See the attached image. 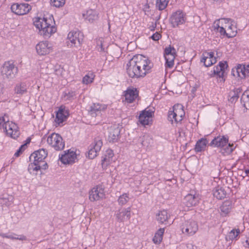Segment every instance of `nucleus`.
<instances>
[{"instance_id":"9d476101","label":"nucleus","mask_w":249,"mask_h":249,"mask_svg":"<svg viewBox=\"0 0 249 249\" xmlns=\"http://www.w3.org/2000/svg\"><path fill=\"white\" fill-rule=\"evenodd\" d=\"M3 130L7 135H10L12 138L16 139L18 137L19 132L18 130L17 124L12 122H9L8 119L5 123H4Z\"/></svg>"},{"instance_id":"f257e3e1","label":"nucleus","mask_w":249,"mask_h":249,"mask_svg":"<svg viewBox=\"0 0 249 249\" xmlns=\"http://www.w3.org/2000/svg\"><path fill=\"white\" fill-rule=\"evenodd\" d=\"M153 65L146 56L142 54L134 55L126 65V72L132 78H143L150 73Z\"/></svg>"},{"instance_id":"bf43d9fd","label":"nucleus","mask_w":249,"mask_h":249,"mask_svg":"<svg viewBox=\"0 0 249 249\" xmlns=\"http://www.w3.org/2000/svg\"><path fill=\"white\" fill-rule=\"evenodd\" d=\"M205 55L206 56V57L211 58V59H216V58L214 56V53L213 52L206 53Z\"/></svg>"},{"instance_id":"49530a36","label":"nucleus","mask_w":249,"mask_h":249,"mask_svg":"<svg viewBox=\"0 0 249 249\" xmlns=\"http://www.w3.org/2000/svg\"><path fill=\"white\" fill-rule=\"evenodd\" d=\"M0 199L1 200V203L7 206L12 204L13 200V198L12 196H8L7 197H0Z\"/></svg>"},{"instance_id":"8fccbe9b","label":"nucleus","mask_w":249,"mask_h":249,"mask_svg":"<svg viewBox=\"0 0 249 249\" xmlns=\"http://www.w3.org/2000/svg\"><path fill=\"white\" fill-rule=\"evenodd\" d=\"M65 1H50V5L56 8H60L64 5Z\"/></svg>"},{"instance_id":"412c9836","label":"nucleus","mask_w":249,"mask_h":249,"mask_svg":"<svg viewBox=\"0 0 249 249\" xmlns=\"http://www.w3.org/2000/svg\"><path fill=\"white\" fill-rule=\"evenodd\" d=\"M228 65L226 61L220 62L218 65L213 68V73L219 77L223 78L224 76L225 70Z\"/></svg>"},{"instance_id":"aec40b11","label":"nucleus","mask_w":249,"mask_h":249,"mask_svg":"<svg viewBox=\"0 0 249 249\" xmlns=\"http://www.w3.org/2000/svg\"><path fill=\"white\" fill-rule=\"evenodd\" d=\"M48 153L47 150L44 149H40L37 151H35L32 153L30 157V160H31L32 158H34V160L35 161H43L47 157Z\"/></svg>"},{"instance_id":"f3484780","label":"nucleus","mask_w":249,"mask_h":249,"mask_svg":"<svg viewBox=\"0 0 249 249\" xmlns=\"http://www.w3.org/2000/svg\"><path fill=\"white\" fill-rule=\"evenodd\" d=\"M228 143V138L225 136H219L215 137L210 143L209 145L212 147H220L221 148L225 146Z\"/></svg>"},{"instance_id":"338daca9","label":"nucleus","mask_w":249,"mask_h":249,"mask_svg":"<svg viewBox=\"0 0 249 249\" xmlns=\"http://www.w3.org/2000/svg\"><path fill=\"white\" fill-rule=\"evenodd\" d=\"M3 90V86L2 85L0 84V96L2 94Z\"/></svg>"},{"instance_id":"ea45409f","label":"nucleus","mask_w":249,"mask_h":249,"mask_svg":"<svg viewBox=\"0 0 249 249\" xmlns=\"http://www.w3.org/2000/svg\"><path fill=\"white\" fill-rule=\"evenodd\" d=\"M240 233L239 229H237L236 230V232L234 230H232L228 234V235L226 236V239L228 241L232 240L235 239Z\"/></svg>"},{"instance_id":"58836bf2","label":"nucleus","mask_w":249,"mask_h":249,"mask_svg":"<svg viewBox=\"0 0 249 249\" xmlns=\"http://www.w3.org/2000/svg\"><path fill=\"white\" fill-rule=\"evenodd\" d=\"M203 55V56L201 60V62L204 63V65L205 67H210L216 62V59H211V58L206 57L204 54Z\"/></svg>"},{"instance_id":"5fc2aeb1","label":"nucleus","mask_w":249,"mask_h":249,"mask_svg":"<svg viewBox=\"0 0 249 249\" xmlns=\"http://www.w3.org/2000/svg\"><path fill=\"white\" fill-rule=\"evenodd\" d=\"M237 67H238V74H239V78H240L241 79H242V76H244V70H243V65H238L237 66Z\"/></svg>"},{"instance_id":"6ab92c4d","label":"nucleus","mask_w":249,"mask_h":249,"mask_svg":"<svg viewBox=\"0 0 249 249\" xmlns=\"http://www.w3.org/2000/svg\"><path fill=\"white\" fill-rule=\"evenodd\" d=\"M107 106L105 105L93 103L89 107L88 111L91 116L95 117L101 111L105 110Z\"/></svg>"},{"instance_id":"dca6fc26","label":"nucleus","mask_w":249,"mask_h":249,"mask_svg":"<svg viewBox=\"0 0 249 249\" xmlns=\"http://www.w3.org/2000/svg\"><path fill=\"white\" fill-rule=\"evenodd\" d=\"M124 96L125 101L128 103H131L139 96V91L136 88H128L124 91Z\"/></svg>"},{"instance_id":"f8f14e48","label":"nucleus","mask_w":249,"mask_h":249,"mask_svg":"<svg viewBox=\"0 0 249 249\" xmlns=\"http://www.w3.org/2000/svg\"><path fill=\"white\" fill-rule=\"evenodd\" d=\"M64 154H62L59 157L60 161L65 164H71L75 162L76 159V154L75 152L70 150L64 151Z\"/></svg>"},{"instance_id":"de8ad7c7","label":"nucleus","mask_w":249,"mask_h":249,"mask_svg":"<svg viewBox=\"0 0 249 249\" xmlns=\"http://www.w3.org/2000/svg\"><path fill=\"white\" fill-rule=\"evenodd\" d=\"M94 79V75L92 73H88L83 78V83L85 84H88L92 82Z\"/></svg>"},{"instance_id":"c03bdc74","label":"nucleus","mask_w":249,"mask_h":249,"mask_svg":"<svg viewBox=\"0 0 249 249\" xmlns=\"http://www.w3.org/2000/svg\"><path fill=\"white\" fill-rule=\"evenodd\" d=\"M35 162L34 161L33 163H31L29 164L28 167V171L30 173V174H34V172L36 171L37 172L39 170V166H36L37 165L36 164Z\"/></svg>"},{"instance_id":"603ef678","label":"nucleus","mask_w":249,"mask_h":249,"mask_svg":"<svg viewBox=\"0 0 249 249\" xmlns=\"http://www.w3.org/2000/svg\"><path fill=\"white\" fill-rule=\"evenodd\" d=\"M42 18H36L35 21H34V24L35 26L38 29L40 30V25H41V21H42Z\"/></svg>"},{"instance_id":"a19ab883","label":"nucleus","mask_w":249,"mask_h":249,"mask_svg":"<svg viewBox=\"0 0 249 249\" xmlns=\"http://www.w3.org/2000/svg\"><path fill=\"white\" fill-rule=\"evenodd\" d=\"M129 198L128 194L124 193L122 195L120 196L118 199V202L119 205H124L129 200Z\"/></svg>"},{"instance_id":"13d9d810","label":"nucleus","mask_w":249,"mask_h":249,"mask_svg":"<svg viewBox=\"0 0 249 249\" xmlns=\"http://www.w3.org/2000/svg\"><path fill=\"white\" fill-rule=\"evenodd\" d=\"M231 74L234 76L237 77H239V74L238 72V67H236L235 68H233L231 71Z\"/></svg>"},{"instance_id":"0e129e2a","label":"nucleus","mask_w":249,"mask_h":249,"mask_svg":"<svg viewBox=\"0 0 249 249\" xmlns=\"http://www.w3.org/2000/svg\"><path fill=\"white\" fill-rule=\"evenodd\" d=\"M233 25L232 24H231V25H230L229 27H228V28L227 29V31H228V33H229V32H231V31H233L232 29V26H233Z\"/></svg>"},{"instance_id":"cd10ccee","label":"nucleus","mask_w":249,"mask_h":249,"mask_svg":"<svg viewBox=\"0 0 249 249\" xmlns=\"http://www.w3.org/2000/svg\"><path fill=\"white\" fill-rule=\"evenodd\" d=\"M170 215L168 214L166 210H162L160 211L157 214V220L161 224H167L168 219Z\"/></svg>"},{"instance_id":"f704fd0d","label":"nucleus","mask_w":249,"mask_h":249,"mask_svg":"<svg viewBox=\"0 0 249 249\" xmlns=\"http://www.w3.org/2000/svg\"><path fill=\"white\" fill-rule=\"evenodd\" d=\"M140 141L142 146L148 147L150 146L153 143V139L151 137L148 135H144L142 137L140 138Z\"/></svg>"},{"instance_id":"7c9ffc66","label":"nucleus","mask_w":249,"mask_h":249,"mask_svg":"<svg viewBox=\"0 0 249 249\" xmlns=\"http://www.w3.org/2000/svg\"><path fill=\"white\" fill-rule=\"evenodd\" d=\"M215 28L216 29L217 32L220 33L221 35L225 36L228 38L233 37L237 34L236 31H231V32L227 33L224 28L220 27L218 24H216Z\"/></svg>"},{"instance_id":"6e6d98bb","label":"nucleus","mask_w":249,"mask_h":249,"mask_svg":"<svg viewBox=\"0 0 249 249\" xmlns=\"http://www.w3.org/2000/svg\"><path fill=\"white\" fill-rule=\"evenodd\" d=\"M7 119L8 117L6 116L0 117V129H3L4 123H6Z\"/></svg>"},{"instance_id":"052dcab7","label":"nucleus","mask_w":249,"mask_h":249,"mask_svg":"<svg viewBox=\"0 0 249 249\" xmlns=\"http://www.w3.org/2000/svg\"><path fill=\"white\" fill-rule=\"evenodd\" d=\"M74 95V93L73 92H69L68 93L66 94V96L67 97V98L69 100H71V98H72Z\"/></svg>"},{"instance_id":"a18cd8bd","label":"nucleus","mask_w":249,"mask_h":249,"mask_svg":"<svg viewBox=\"0 0 249 249\" xmlns=\"http://www.w3.org/2000/svg\"><path fill=\"white\" fill-rule=\"evenodd\" d=\"M169 1H156V7L158 10H164L167 6Z\"/></svg>"},{"instance_id":"f03ea898","label":"nucleus","mask_w":249,"mask_h":249,"mask_svg":"<svg viewBox=\"0 0 249 249\" xmlns=\"http://www.w3.org/2000/svg\"><path fill=\"white\" fill-rule=\"evenodd\" d=\"M18 69L11 61L5 62L1 68V74L4 79L14 78L18 73Z\"/></svg>"},{"instance_id":"2eb2a0df","label":"nucleus","mask_w":249,"mask_h":249,"mask_svg":"<svg viewBox=\"0 0 249 249\" xmlns=\"http://www.w3.org/2000/svg\"><path fill=\"white\" fill-rule=\"evenodd\" d=\"M104 190L101 186L94 187L89 193V199L91 201H97L104 197Z\"/></svg>"},{"instance_id":"864d4df0","label":"nucleus","mask_w":249,"mask_h":249,"mask_svg":"<svg viewBox=\"0 0 249 249\" xmlns=\"http://www.w3.org/2000/svg\"><path fill=\"white\" fill-rule=\"evenodd\" d=\"M26 146V144H24L21 145L19 149L17 150V151L15 153V156L16 157H18L24 150L25 147Z\"/></svg>"},{"instance_id":"79ce46f5","label":"nucleus","mask_w":249,"mask_h":249,"mask_svg":"<svg viewBox=\"0 0 249 249\" xmlns=\"http://www.w3.org/2000/svg\"><path fill=\"white\" fill-rule=\"evenodd\" d=\"M241 100L244 102L245 107L249 108V91H245L242 95Z\"/></svg>"},{"instance_id":"473e14b6","label":"nucleus","mask_w":249,"mask_h":249,"mask_svg":"<svg viewBox=\"0 0 249 249\" xmlns=\"http://www.w3.org/2000/svg\"><path fill=\"white\" fill-rule=\"evenodd\" d=\"M232 207V202L231 200H226L224 202L220 207V210L221 212L227 215L229 213Z\"/></svg>"},{"instance_id":"c9c22d12","label":"nucleus","mask_w":249,"mask_h":249,"mask_svg":"<svg viewBox=\"0 0 249 249\" xmlns=\"http://www.w3.org/2000/svg\"><path fill=\"white\" fill-rule=\"evenodd\" d=\"M164 232V228H160L155 234L153 238V241L155 244H160L163 237V235Z\"/></svg>"},{"instance_id":"2f4dec72","label":"nucleus","mask_w":249,"mask_h":249,"mask_svg":"<svg viewBox=\"0 0 249 249\" xmlns=\"http://www.w3.org/2000/svg\"><path fill=\"white\" fill-rule=\"evenodd\" d=\"M208 141L206 139L202 138L198 140L196 144L195 150L196 152H200L205 150Z\"/></svg>"},{"instance_id":"3c124183","label":"nucleus","mask_w":249,"mask_h":249,"mask_svg":"<svg viewBox=\"0 0 249 249\" xmlns=\"http://www.w3.org/2000/svg\"><path fill=\"white\" fill-rule=\"evenodd\" d=\"M243 69L244 70V75L242 76V78H245L246 77L249 76V65H243Z\"/></svg>"},{"instance_id":"4c0bfd02","label":"nucleus","mask_w":249,"mask_h":249,"mask_svg":"<svg viewBox=\"0 0 249 249\" xmlns=\"http://www.w3.org/2000/svg\"><path fill=\"white\" fill-rule=\"evenodd\" d=\"M234 149V145L233 144H229L228 145H226L221 148L220 152L224 155H228L230 154Z\"/></svg>"},{"instance_id":"393cba45","label":"nucleus","mask_w":249,"mask_h":249,"mask_svg":"<svg viewBox=\"0 0 249 249\" xmlns=\"http://www.w3.org/2000/svg\"><path fill=\"white\" fill-rule=\"evenodd\" d=\"M198 196L192 194H188L184 197V203L188 207H191L196 206L199 201Z\"/></svg>"},{"instance_id":"ddd939ff","label":"nucleus","mask_w":249,"mask_h":249,"mask_svg":"<svg viewBox=\"0 0 249 249\" xmlns=\"http://www.w3.org/2000/svg\"><path fill=\"white\" fill-rule=\"evenodd\" d=\"M36 51L39 55H45L49 54L52 51V47L48 41L39 42L36 45Z\"/></svg>"},{"instance_id":"4be33fe9","label":"nucleus","mask_w":249,"mask_h":249,"mask_svg":"<svg viewBox=\"0 0 249 249\" xmlns=\"http://www.w3.org/2000/svg\"><path fill=\"white\" fill-rule=\"evenodd\" d=\"M120 131L119 127L111 128L108 134V141L113 143L117 142L120 137Z\"/></svg>"},{"instance_id":"4d7b16f0","label":"nucleus","mask_w":249,"mask_h":249,"mask_svg":"<svg viewBox=\"0 0 249 249\" xmlns=\"http://www.w3.org/2000/svg\"><path fill=\"white\" fill-rule=\"evenodd\" d=\"M161 37V35L158 32H156L151 36V38L155 41H158Z\"/></svg>"},{"instance_id":"0eeeda50","label":"nucleus","mask_w":249,"mask_h":249,"mask_svg":"<svg viewBox=\"0 0 249 249\" xmlns=\"http://www.w3.org/2000/svg\"><path fill=\"white\" fill-rule=\"evenodd\" d=\"M177 52L174 47L170 45L166 47L164 51V57L166 60L165 65L168 68H172L174 64V59L176 57Z\"/></svg>"},{"instance_id":"1a4fd4ad","label":"nucleus","mask_w":249,"mask_h":249,"mask_svg":"<svg viewBox=\"0 0 249 249\" xmlns=\"http://www.w3.org/2000/svg\"><path fill=\"white\" fill-rule=\"evenodd\" d=\"M83 35L80 31H71L68 35V39L71 43V46L78 48L81 46L83 41Z\"/></svg>"},{"instance_id":"7ed1b4c3","label":"nucleus","mask_w":249,"mask_h":249,"mask_svg":"<svg viewBox=\"0 0 249 249\" xmlns=\"http://www.w3.org/2000/svg\"><path fill=\"white\" fill-rule=\"evenodd\" d=\"M53 22L52 18L47 19L46 18H43L42 19L41 25H40L41 34L43 35L44 37H50V36L54 33L56 31V28L53 26L52 25L51 23Z\"/></svg>"},{"instance_id":"bb28decb","label":"nucleus","mask_w":249,"mask_h":249,"mask_svg":"<svg viewBox=\"0 0 249 249\" xmlns=\"http://www.w3.org/2000/svg\"><path fill=\"white\" fill-rule=\"evenodd\" d=\"M83 18L89 22H93L98 18L97 12L92 9H89L85 13L83 14Z\"/></svg>"},{"instance_id":"6e6552de","label":"nucleus","mask_w":249,"mask_h":249,"mask_svg":"<svg viewBox=\"0 0 249 249\" xmlns=\"http://www.w3.org/2000/svg\"><path fill=\"white\" fill-rule=\"evenodd\" d=\"M181 228L183 233L189 235H193L197 231L198 226L196 221L193 219H189L184 222Z\"/></svg>"},{"instance_id":"09e8293b","label":"nucleus","mask_w":249,"mask_h":249,"mask_svg":"<svg viewBox=\"0 0 249 249\" xmlns=\"http://www.w3.org/2000/svg\"><path fill=\"white\" fill-rule=\"evenodd\" d=\"M34 162H36V166H39V170H46L48 168V164L45 161H35L34 160Z\"/></svg>"},{"instance_id":"c756f323","label":"nucleus","mask_w":249,"mask_h":249,"mask_svg":"<svg viewBox=\"0 0 249 249\" xmlns=\"http://www.w3.org/2000/svg\"><path fill=\"white\" fill-rule=\"evenodd\" d=\"M15 93L22 95L27 92V85L25 83L17 84L14 89Z\"/></svg>"},{"instance_id":"e2e57ef3","label":"nucleus","mask_w":249,"mask_h":249,"mask_svg":"<svg viewBox=\"0 0 249 249\" xmlns=\"http://www.w3.org/2000/svg\"><path fill=\"white\" fill-rule=\"evenodd\" d=\"M222 19L224 20L226 23L229 22L230 21H231V23L233 22V21L230 18H222Z\"/></svg>"},{"instance_id":"774afa93","label":"nucleus","mask_w":249,"mask_h":249,"mask_svg":"<svg viewBox=\"0 0 249 249\" xmlns=\"http://www.w3.org/2000/svg\"><path fill=\"white\" fill-rule=\"evenodd\" d=\"M30 141H31V139L30 138L27 139L26 140V143H25L26 145H27V144L29 143Z\"/></svg>"},{"instance_id":"b1692460","label":"nucleus","mask_w":249,"mask_h":249,"mask_svg":"<svg viewBox=\"0 0 249 249\" xmlns=\"http://www.w3.org/2000/svg\"><path fill=\"white\" fill-rule=\"evenodd\" d=\"M113 156L114 153L113 150L111 149H107L106 151V154L103 157L101 163L103 169H106L107 166L110 164Z\"/></svg>"},{"instance_id":"423d86ee","label":"nucleus","mask_w":249,"mask_h":249,"mask_svg":"<svg viewBox=\"0 0 249 249\" xmlns=\"http://www.w3.org/2000/svg\"><path fill=\"white\" fill-rule=\"evenodd\" d=\"M103 145V142L101 138L98 137L94 139V142L89 147L88 157L90 159H94L97 153L100 151Z\"/></svg>"},{"instance_id":"e433bc0d","label":"nucleus","mask_w":249,"mask_h":249,"mask_svg":"<svg viewBox=\"0 0 249 249\" xmlns=\"http://www.w3.org/2000/svg\"><path fill=\"white\" fill-rule=\"evenodd\" d=\"M242 91L241 88H235L230 93L231 98L229 100L231 103L235 102L239 97L240 93Z\"/></svg>"},{"instance_id":"4468645a","label":"nucleus","mask_w":249,"mask_h":249,"mask_svg":"<svg viewBox=\"0 0 249 249\" xmlns=\"http://www.w3.org/2000/svg\"><path fill=\"white\" fill-rule=\"evenodd\" d=\"M153 114L154 112L150 109H145L142 111L139 117L140 123L143 125H148L152 121Z\"/></svg>"},{"instance_id":"5701e85b","label":"nucleus","mask_w":249,"mask_h":249,"mask_svg":"<svg viewBox=\"0 0 249 249\" xmlns=\"http://www.w3.org/2000/svg\"><path fill=\"white\" fill-rule=\"evenodd\" d=\"M130 208L123 209L121 211H119L117 213L116 217L119 222H123L128 220L130 218Z\"/></svg>"},{"instance_id":"37998d69","label":"nucleus","mask_w":249,"mask_h":249,"mask_svg":"<svg viewBox=\"0 0 249 249\" xmlns=\"http://www.w3.org/2000/svg\"><path fill=\"white\" fill-rule=\"evenodd\" d=\"M168 120L172 124L173 123L174 121L176 123V120H178L177 114L173 108L172 110H169L168 112Z\"/></svg>"},{"instance_id":"680f3d73","label":"nucleus","mask_w":249,"mask_h":249,"mask_svg":"<svg viewBox=\"0 0 249 249\" xmlns=\"http://www.w3.org/2000/svg\"><path fill=\"white\" fill-rule=\"evenodd\" d=\"M157 26L156 23H155L154 24H153L152 26H150L149 27V29L151 31H154L155 30V29L156 28Z\"/></svg>"},{"instance_id":"a211bd4d","label":"nucleus","mask_w":249,"mask_h":249,"mask_svg":"<svg viewBox=\"0 0 249 249\" xmlns=\"http://www.w3.org/2000/svg\"><path fill=\"white\" fill-rule=\"evenodd\" d=\"M69 115L68 110L66 109L65 107L61 106L56 112L55 121L58 124L62 123L66 120Z\"/></svg>"},{"instance_id":"69168bd1","label":"nucleus","mask_w":249,"mask_h":249,"mask_svg":"<svg viewBox=\"0 0 249 249\" xmlns=\"http://www.w3.org/2000/svg\"><path fill=\"white\" fill-rule=\"evenodd\" d=\"M246 245H244V246L248 247L249 248V237L247 238L246 241Z\"/></svg>"},{"instance_id":"20e7f679","label":"nucleus","mask_w":249,"mask_h":249,"mask_svg":"<svg viewBox=\"0 0 249 249\" xmlns=\"http://www.w3.org/2000/svg\"><path fill=\"white\" fill-rule=\"evenodd\" d=\"M47 143L55 150H62L65 146V143L62 137L58 134L53 133L47 140Z\"/></svg>"},{"instance_id":"39448f33","label":"nucleus","mask_w":249,"mask_h":249,"mask_svg":"<svg viewBox=\"0 0 249 249\" xmlns=\"http://www.w3.org/2000/svg\"><path fill=\"white\" fill-rule=\"evenodd\" d=\"M186 20V14L181 10H178L171 15L169 21L173 28L184 24Z\"/></svg>"},{"instance_id":"72a5a7b5","label":"nucleus","mask_w":249,"mask_h":249,"mask_svg":"<svg viewBox=\"0 0 249 249\" xmlns=\"http://www.w3.org/2000/svg\"><path fill=\"white\" fill-rule=\"evenodd\" d=\"M0 236L3 238H6L8 239H10L12 240H25L26 239V237L24 235H18L15 233H12L10 234H7L6 233H0Z\"/></svg>"},{"instance_id":"c85d7f7f","label":"nucleus","mask_w":249,"mask_h":249,"mask_svg":"<svg viewBox=\"0 0 249 249\" xmlns=\"http://www.w3.org/2000/svg\"><path fill=\"white\" fill-rule=\"evenodd\" d=\"M173 108L177 114L178 119L176 120V123L180 122L182 120L183 117L185 115V112L183 109V107L181 105L178 104L174 106Z\"/></svg>"},{"instance_id":"9b49d317","label":"nucleus","mask_w":249,"mask_h":249,"mask_svg":"<svg viewBox=\"0 0 249 249\" xmlns=\"http://www.w3.org/2000/svg\"><path fill=\"white\" fill-rule=\"evenodd\" d=\"M11 11L18 15H23L28 13L31 6L27 3H14L11 7Z\"/></svg>"},{"instance_id":"a878e982","label":"nucleus","mask_w":249,"mask_h":249,"mask_svg":"<svg viewBox=\"0 0 249 249\" xmlns=\"http://www.w3.org/2000/svg\"><path fill=\"white\" fill-rule=\"evenodd\" d=\"M227 195L225 189L219 186H218L213 190V195L217 199L221 200L226 197Z\"/></svg>"}]
</instances>
